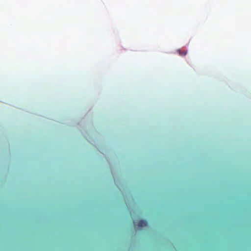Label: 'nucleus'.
<instances>
[{"instance_id":"f257e3e1","label":"nucleus","mask_w":251,"mask_h":251,"mask_svg":"<svg viewBox=\"0 0 251 251\" xmlns=\"http://www.w3.org/2000/svg\"><path fill=\"white\" fill-rule=\"evenodd\" d=\"M148 223L146 220H140L138 224V226L139 227H144L147 226Z\"/></svg>"},{"instance_id":"f03ea898","label":"nucleus","mask_w":251,"mask_h":251,"mask_svg":"<svg viewBox=\"0 0 251 251\" xmlns=\"http://www.w3.org/2000/svg\"><path fill=\"white\" fill-rule=\"evenodd\" d=\"M177 52L180 56H184L187 54V51L183 50L181 51L179 50H177Z\"/></svg>"}]
</instances>
